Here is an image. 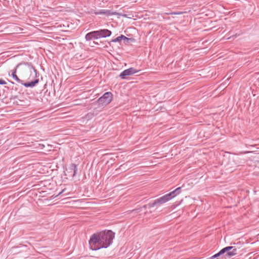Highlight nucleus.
Segmentation results:
<instances>
[{"mask_svg": "<svg viewBox=\"0 0 259 259\" xmlns=\"http://www.w3.org/2000/svg\"><path fill=\"white\" fill-rule=\"evenodd\" d=\"M115 233L111 230H105L98 234H93L90 238L89 244L93 250L107 248L113 242Z\"/></svg>", "mask_w": 259, "mask_h": 259, "instance_id": "1", "label": "nucleus"}, {"mask_svg": "<svg viewBox=\"0 0 259 259\" xmlns=\"http://www.w3.org/2000/svg\"><path fill=\"white\" fill-rule=\"evenodd\" d=\"M181 192L182 187H178L169 193L155 199L152 203L148 204L147 206L149 208H150L156 206L157 204H162L165 203L180 194Z\"/></svg>", "mask_w": 259, "mask_h": 259, "instance_id": "2", "label": "nucleus"}, {"mask_svg": "<svg viewBox=\"0 0 259 259\" xmlns=\"http://www.w3.org/2000/svg\"><path fill=\"white\" fill-rule=\"evenodd\" d=\"M112 94L109 92L104 93L97 100L99 107L103 108L108 105L112 100Z\"/></svg>", "mask_w": 259, "mask_h": 259, "instance_id": "3", "label": "nucleus"}, {"mask_svg": "<svg viewBox=\"0 0 259 259\" xmlns=\"http://www.w3.org/2000/svg\"><path fill=\"white\" fill-rule=\"evenodd\" d=\"M226 252L227 253L226 255L228 256H232L237 254V249L234 246H229L223 248L220 251V253L222 255Z\"/></svg>", "mask_w": 259, "mask_h": 259, "instance_id": "4", "label": "nucleus"}, {"mask_svg": "<svg viewBox=\"0 0 259 259\" xmlns=\"http://www.w3.org/2000/svg\"><path fill=\"white\" fill-rule=\"evenodd\" d=\"M138 72H139L138 70H136L134 68L131 67L121 72L119 75V76L122 79H125L127 76L132 75L135 73H137Z\"/></svg>", "mask_w": 259, "mask_h": 259, "instance_id": "5", "label": "nucleus"}, {"mask_svg": "<svg viewBox=\"0 0 259 259\" xmlns=\"http://www.w3.org/2000/svg\"><path fill=\"white\" fill-rule=\"evenodd\" d=\"M100 38L98 30L93 31L88 33L85 36L87 41H90L92 39H98Z\"/></svg>", "mask_w": 259, "mask_h": 259, "instance_id": "6", "label": "nucleus"}, {"mask_svg": "<svg viewBox=\"0 0 259 259\" xmlns=\"http://www.w3.org/2000/svg\"><path fill=\"white\" fill-rule=\"evenodd\" d=\"M22 65V63H19L15 67V68L13 70H12L11 71L12 72V73H11V75H10L9 74V75L10 76H11L17 82H18V83H23V80H21L20 79H19L18 78V77L17 76V75H16V70H17V69H18V68H19L21 65Z\"/></svg>", "mask_w": 259, "mask_h": 259, "instance_id": "7", "label": "nucleus"}, {"mask_svg": "<svg viewBox=\"0 0 259 259\" xmlns=\"http://www.w3.org/2000/svg\"><path fill=\"white\" fill-rule=\"evenodd\" d=\"M122 40H126V42L125 43H128L129 40L133 41L134 39L133 38H128L123 35H120V36L113 39L111 41L114 42H120Z\"/></svg>", "mask_w": 259, "mask_h": 259, "instance_id": "8", "label": "nucleus"}, {"mask_svg": "<svg viewBox=\"0 0 259 259\" xmlns=\"http://www.w3.org/2000/svg\"><path fill=\"white\" fill-rule=\"evenodd\" d=\"M98 31L99 33L100 38L109 37L112 34V32L107 29H100L98 30Z\"/></svg>", "mask_w": 259, "mask_h": 259, "instance_id": "9", "label": "nucleus"}, {"mask_svg": "<svg viewBox=\"0 0 259 259\" xmlns=\"http://www.w3.org/2000/svg\"><path fill=\"white\" fill-rule=\"evenodd\" d=\"M39 82V79L36 78L34 80L27 82H23L21 83L26 88H33L35 87Z\"/></svg>", "mask_w": 259, "mask_h": 259, "instance_id": "10", "label": "nucleus"}, {"mask_svg": "<svg viewBox=\"0 0 259 259\" xmlns=\"http://www.w3.org/2000/svg\"><path fill=\"white\" fill-rule=\"evenodd\" d=\"M68 170H69L70 172H71L72 171H73L72 176L74 177V176H75L77 172L78 169L77 167V165L74 163L71 164L68 167Z\"/></svg>", "mask_w": 259, "mask_h": 259, "instance_id": "11", "label": "nucleus"}, {"mask_svg": "<svg viewBox=\"0 0 259 259\" xmlns=\"http://www.w3.org/2000/svg\"><path fill=\"white\" fill-rule=\"evenodd\" d=\"M23 65L25 66H27L28 69L31 71L32 70L34 73L35 77H38L39 76V73L37 72L36 69L31 64H29L28 63H24Z\"/></svg>", "mask_w": 259, "mask_h": 259, "instance_id": "12", "label": "nucleus"}, {"mask_svg": "<svg viewBox=\"0 0 259 259\" xmlns=\"http://www.w3.org/2000/svg\"><path fill=\"white\" fill-rule=\"evenodd\" d=\"M95 14L109 15V14H110V12L109 10H108L102 9V10H100L97 12H96Z\"/></svg>", "mask_w": 259, "mask_h": 259, "instance_id": "13", "label": "nucleus"}, {"mask_svg": "<svg viewBox=\"0 0 259 259\" xmlns=\"http://www.w3.org/2000/svg\"><path fill=\"white\" fill-rule=\"evenodd\" d=\"M222 254L220 253V251H219L218 253H215V254H214L213 255L211 256L210 257V259H214V258L219 259L218 257L220 256Z\"/></svg>", "mask_w": 259, "mask_h": 259, "instance_id": "14", "label": "nucleus"}, {"mask_svg": "<svg viewBox=\"0 0 259 259\" xmlns=\"http://www.w3.org/2000/svg\"><path fill=\"white\" fill-rule=\"evenodd\" d=\"M7 82L3 79L0 78V84L1 85H4L6 84Z\"/></svg>", "mask_w": 259, "mask_h": 259, "instance_id": "15", "label": "nucleus"}, {"mask_svg": "<svg viewBox=\"0 0 259 259\" xmlns=\"http://www.w3.org/2000/svg\"><path fill=\"white\" fill-rule=\"evenodd\" d=\"M65 189H63V190H62V191H61L59 193V195H60V194H62L63 193H64V192H65Z\"/></svg>", "mask_w": 259, "mask_h": 259, "instance_id": "16", "label": "nucleus"}, {"mask_svg": "<svg viewBox=\"0 0 259 259\" xmlns=\"http://www.w3.org/2000/svg\"><path fill=\"white\" fill-rule=\"evenodd\" d=\"M93 43L95 45H98V42H96V41H93Z\"/></svg>", "mask_w": 259, "mask_h": 259, "instance_id": "17", "label": "nucleus"}]
</instances>
